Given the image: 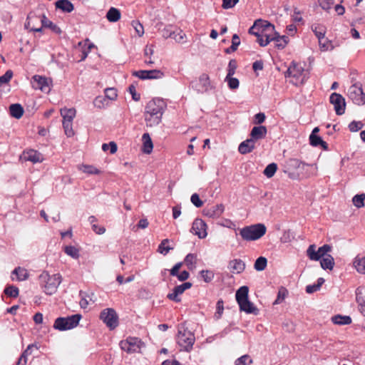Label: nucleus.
I'll return each instance as SVG.
<instances>
[{
  "instance_id": "f257e3e1",
  "label": "nucleus",
  "mask_w": 365,
  "mask_h": 365,
  "mask_svg": "<svg viewBox=\"0 0 365 365\" xmlns=\"http://www.w3.org/2000/svg\"><path fill=\"white\" fill-rule=\"evenodd\" d=\"M166 105L163 99L153 98L145 106V113L150 117L145 116V120L150 122V125H158L161 122Z\"/></svg>"
},
{
  "instance_id": "f03ea898",
  "label": "nucleus",
  "mask_w": 365,
  "mask_h": 365,
  "mask_svg": "<svg viewBox=\"0 0 365 365\" xmlns=\"http://www.w3.org/2000/svg\"><path fill=\"white\" fill-rule=\"evenodd\" d=\"M267 232L266 226L262 223H257L245 226L239 230V235L245 241H255L263 237Z\"/></svg>"
},
{
  "instance_id": "7ed1b4c3",
  "label": "nucleus",
  "mask_w": 365,
  "mask_h": 365,
  "mask_svg": "<svg viewBox=\"0 0 365 365\" xmlns=\"http://www.w3.org/2000/svg\"><path fill=\"white\" fill-rule=\"evenodd\" d=\"M41 282L45 283L44 292L48 295H52L57 291V288L62 281V277L60 274L50 275L48 272H43L39 275Z\"/></svg>"
},
{
  "instance_id": "20e7f679",
  "label": "nucleus",
  "mask_w": 365,
  "mask_h": 365,
  "mask_svg": "<svg viewBox=\"0 0 365 365\" xmlns=\"http://www.w3.org/2000/svg\"><path fill=\"white\" fill-rule=\"evenodd\" d=\"M82 318L81 314H75L66 317H59L54 321L53 329L63 331L76 327Z\"/></svg>"
},
{
  "instance_id": "39448f33",
  "label": "nucleus",
  "mask_w": 365,
  "mask_h": 365,
  "mask_svg": "<svg viewBox=\"0 0 365 365\" xmlns=\"http://www.w3.org/2000/svg\"><path fill=\"white\" fill-rule=\"evenodd\" d=\"M317 246L314 244L310 245L307 251V256L310 260L312 261H319L322 257H325L329 254V252L331 251V246L328 244H324V245L319 247L318 250H316Z\"/></svg>"
},
{
  "instance_id": "423d86ee",
  "label": "nucleus",
  "mask_w": 365,
  "mask_h": 365,
  "mask_svg": "<svg viewBox=\"0 0 365 365\" xmlns=\"http://www.w3.org/2000/svg\"><path fill=\"white\" fill-rule=\"evenodd\" d=\"M190 86L198 93H207L210 89L214 88L210 83L209 76L206 73H202L197 79L192 80Z\"/></svg>"
},
{
  "instance_id": "0eeeda50",
  "label": "nucleus",
  "mask_w": 365,
  "mask_h": 365,
  "mask_svg": "<svg viewBox=\"0 0 365 365\" xmlns=\"http://www.w3.org/2000/svg\"><path fill=\"white\" fill-rule=\"evenodd\" d=\"M99 317L110 330H113L118 326V315L113 308H106L102 310Z\"/></svg>"
},
{
  "instance_id": "6e6552de",
  "label": "nucleus",
  "mask_w": 365,
  "mask_h": 365,
  "mask_svg": "<svg viewBox=\"0 0 365 365\" xmlns=\"http://www.w3.org/2000/svg\"><path fill=\"white\" fill-rule=\"evenodd\" d=\"M349 96L356 105L363 106L365 104V93L360 83H356L349 87Z\"/></svg>"
},
{
  "instance_id": "1a4fd4ad",
  "label": "nucleus",
  "mask_w": 365,
  "mask_h": 365,
  "mask_svg": "<svg viewBox=\"0 0 365 365\" xmlns=\"http://www.w3.org/2000/svg\"><path fill=\"white\" fill-rule=\"evenodd\" d=\"M195 342V336L194 334L188 331L187 335L186 334V330L182 331L179 330L178 334V344L182 347L183 350L185 351H190L192 349V346Z\"/></svg>"
},
{
  "instance_id": "9d476101",
  "label": "nucleus",
  "mask_w": 365,
  "mask_h": 365,
  "mask_svg": "<svg viewBox=\"0 0 365 365\" xmlns=\"http://www.w3.org/2000/svg\"><path fill=\"white\" fill-rule=\"evenodd\" d=\"M132 76L138 77L140 80H153L162 78L165 75L158 69L140 70L132 72Z\"/></svg>"
},
{
  "instance_id": "9b49d317",
  "label": "nucleus",
  "mask_w": 365,
  "mask_h": 365,
  "mask_svg": "<svg viewBox=\"0 0 365 365\" xmlns=\"http://www.w3.org/2000/svg\"><path fill=\"white\" fill-rule=\"evenodd\" d=\"M52 81L51 78H46V76H40V75H34L32 77V86L35 89H39L42 92L49 93L51 91L50 85L51 84Z\"/></svg>"
},
{
  "instance_id": "f8f14e48",
  "label": "nucleus",
  "mask_w": 365,
  "mask_h": 365,
  "mask_svg": "<svg viewBox=\"0 0 365 365\" xmlns=\"http://www.w3.org/2000/svg\"><path fill=\"white\" fill-rule=\"evenodd\" d=\"M329 102L334 106V110L337 115L344 113L346 109L345 98L338 93H332L329 96Z\"/></svg>"
},
{
  "instance_id": "ddd939ff",
  "label": "nucleus",
  "mask_w": 365,
  "mask_h": 365,
  "mask_svg": "<svg viewBox=\"0 0 365 365\" xmlns=\"http://www.w3.org/2000/svg\"><path fill=\"white\" fill-rule=\"evenodd\" d=\"M190 232L197 235L200 239L207 237V225L202 219L196 218L192 222Z\"/></svg>"
},
{
  "instance_id": "4468645a",
  "label": "nucleus",
  "mask_w": 365,
  "mask_h": 365,
  "mask_svg": "<svg viewBox=\"0 0 365 365\" xmlns=\"http://www.w3.org/2000/svg\"><path fill=\"white\" fill-rule=\"evenodd\" d=\"M225 207L223 204H218L210 208H205L202 213L205 216L208 217L217 218L223 213Z\"/></svg>"
},
{
  "instance_id": "2eb2a0df",
  "label": "nucleus",
  "mask_w": 365,
  "mask_h": 365,
  "mask_svg": "<svg viewBox=\"0 0 365 365\" xmlns=\"http://www.w3.org/2000/svg\"><path fill=\"white\" fill-rule=\"evenodd\" d=\"M267 133V127L264 125L254 126L250 133V138L257 141L265 138Z\"/></svg>"
},
{
  "instance_id": "dca6fc26",
  "label": "nucleus",
  "mask_w": 365,
  "mask_h": 365,
  "mask_svg": "<svg viewBox=\"0 0 365 365\" xmlns=\"http://www.w3.org/2000/svg\"><path fill=\"white\" fill-rule=\"evenodd\" d=\"M23 156L25 160L31 161L34 163L42 162L43 160V155L41 153L32 149L24 151Z\"/></svg>"
},
{
  "instance_id": "f3484780",
  "label": "nucleus",
  "mask_w": 365,
  "mask_h": 365,
  "mask_svg": "<svg viewBox=\"0 0 365 365\" xmlns=\"http://www.w3.org/2000/svg\"><path fill=\"white\" fill-rule=\"evenodd\" d=\"M255 140L250 138L242 141L238 147V151L241 154H247L251 153L255 148Z\"/></svg>"
},
{
  "instance_id": "a211bd4d",
  "label": "nucleus",
  "mask_w": 365,
  "mask_h": 365,
  "mask_svg": "<svg viewBox=\"0 0 365 365\" xmlns=\"http://www.w3.org/2000/svg\"><path fill=\"white\" fill-rule=\"evenodd\" d=\"M238 304L241 312H245L247 314H253L255 315L258 314V309L249 300V299L239 303Z\"/></svg>"
},
{
  "instance_id": "6ab92c4d",
  "label": "nucleus",
  "mask_w": 365,
  "mask_h": 365,
  "mask_svg": "<svg viewBox=\"0 0 365 365\" xmlns=\"http://www.w3.org/2000/svg\"><path fill=\"white\" fill-rule=\"evenodd\" d=\"M142 152L145 154H150L153 149V143L149 133H145L142 136Z\"/></svg>"
},
{
  "instance_id": "aec40b11",
  "label": "nucleus",
  "mask_w": 365,
  "mask_h": 365,
  "mask_svg": "<svg viewBox=\"0 0 365 365\" xmlns=\"http://www.w3.org/2000/svg\"><path fill=\"white\" fill-rule=\"evenodd\" d=\"M55 6L64 13H71L74 10L73 4L69 0H58L55 2Z\"/></svg>"
},
{
  "instance_id": "412c9836",
  "label": "nucleus",
  "mask_w": 365,
  "mask_h": 365,
  "mask_svg": "<svg viewBox=\"0 0 365 365\" xmlns=\"http://www.w3.org/2000/svg\"><path fill=\"white\" fill-rule=\"evenodd\" d=\"M309 144L313 147H321L324 150H329L328 144L319 135H310Z\"/></svg>"
},
{
  "instance_id": "4be33fe9",
  "label": "nucleus",
  "mask_w": 365,
  "mask_h": 365,
  "mask_svg": "<svg viewBox=\"0 0 365 365\" xmlns=\"http://www.w3.org/2000/svg\"><path fill=\"white\" fill-rule=\"evenodd\" d=\"M41 22L42 27L50 29L53 33L56 34H61L62 33L61 29L56 24L48 20L45 14H42L41 16Z\"/></svg>"
},
{
  "instance_id": "5701e85b",
  "label": "nucleus",
  "mask_w": 365,
  "mask_h": 365,
  "mask_svg": "<svg viewBox=\"0 0 365 365\" xmlns=\"http://www.w3.org/2000/svg\"><path fill=\"white\" fill-rule=\"evenodd\" d=\"M24 113L23 106L20 103H13L9 106V114L16 119H20Z\"/></svg>"
},
{
  "instance_id": "b1692460",
  "label": "nucleus",
  "mask_w": 365,
  "mask_h": 365,
  "mask_svg": "<svg viewBox=\"0 0 365 365\" xmlns=\"http://www.w3.org/2000/svg\"><path fill=\"white\" fill-rule=\"evenodd\" d=\"M319 261L321 267L324 270H332L335 264L334 257L329 254L320 259Z\"/></svg>"
},
{
  "instance_id": "393cba45",
  "label": "nucleus",
  "mask_w": 365,
  "mask_h": 365,
  "mask_svg": "<svg viewBox=\"0 0 365 365\" xmlns=\"http://www.w3.org/2000/svg\"><path fill=\"white\" fill-rule=\"evenodd\" d=\"M249 287L247 286L240 287L235 293V298L237 304L242 302L249 299L248 297Z\"/></svg>"
},
{
  "instance_id": "a878e982",
  "label": "nucleus",
  "mask_w": 365,
  "mask_h": 365,
  "mask_svg": "<svg viewBox=\"0 0 365 365\" xmlns=\"http://www.w3.org/2000/svg\"><path fill=\"white\" fill-rule=\"evenodd\" d=\"M121 16L120 11L115 7H110L106 15V19L109 22H117Z\"/></svg>"
},
{
  "instance_id": "bb28decb",
  "label": "nucleus",
  "mask_w": 365,
  "mask_h": 365,
  "mask_svg": "<svg viewBox=\"0 0 365 365\" xmlns=\"http://www.w3.org/2000/svg\"><path fill=\"white\" fill-rule=\"evenodd\" d=\"M76 110L75 108H63L61 109V115L63 117V121L73 122L76 116Z\"/></svg>"
},
{
  "instance_id": "cd10ccee",
  "label": "nucleus",
  "mask_w": 365,
  "mask_h": 365,
  "mask_svg": "<svg viewBox=\"0 0 365 365\" xmlns=\"http://www.w3.org/2000/svg\"><path fill=\"white\" fill-rule=\"evenodd\" d=\"M312 30L317 37L319 43H321L324 39L326 27L322 24H314L312 26Z\"/></svg>"
},
{
  "instance_id": "c85d7f7f",
  "label": "nucleus",
  "mask_w": 365,
  "mask_h": 365,
  "mask_svg": "<svg viewBox=\"0 0 365 365\" xmlns=\"http://www.w3.org/2000/svg\"><path fill=\"white\" fill-rule=\"evenodd\" d=\"M184 289L182 288V286L177 285L175 286L172 293H169L167 295L168 299H169L171 301H173L175 302H180L181 301V299L179 297V295L182 294L184 292Z\"/></svg>"
},
{
  "instance_id": "c756f323",
  "label": "nucleus",
  "mask_w": 365,
  "mask_h": 365,
  "mask_svg": "<svg viewBox=\"0 0 365 365\" xmlns=\"http://www.w3.org/2000/svg\"><path fill=\"white\" fill-rule=\"evenodd\" d=\"M331 321L335 324L339 325H348L352 322L351 318L349 316L336 314L331 317Z\"/></svg>"
},
{
  "instance_id": "7c9ffc66",
  "label": "nucleus",
  "mask_w": 365,
  "mask_h": 365,
  "mask_svg": "<svg viewBox=\"0 0 365 365\" xmlns=\"http://www.w3.org/2000/svg\"><path fill=\"white\" fill-rule=\"evenodd\" d=\"M240 36L237 34H233L232 37L231 46L225 49V53L227 54H230L231 53L236 51L237 50V48L240 46Z\"/></svg>"
},
{
  "instance_id": "2f4dec72",
  "label": "nucleus",
  "mask_w": 365,
  "mask_h": 365,
  "mask_svg": "<svg viewBox=\"0 0 365 365\" xmlns=\"http://www.w3.org/2000/svg\"><path fill=\"white\" fill-rule=\"evenodd\" d=\"M354 265L356 267L358 272L361 274H365V255L360 257L358 255L354 262Z\"/></svg>"
},
{
  "instance_id": "473e14b6",
  "label": "nucleus",
  "mask_w": 365,
  "mask_h": 365,
  "mask_svg": "<svg viewBox=\"0 0 365 365\" xmlns=\"http://www.w3.org/2000/svg\"><path fill=\"white\" fill-rule=\"evenodd\" d=\"M230 265L234 270H236L238 274L242 272L245 269V263L240 259L231 260Z\"/></svg>"
},
{
  "instance_id": "72a5a7b5",
  "label": "nucleus",
  "mask_w": 365,
  "mask_h": 365,
  "mask_svg": "<svg viewBox=\"0 0 365 365\" xmlns=\"http://www.w3.org/2000/svg\"><path fill=\"white\" fill-rule=\"evenodd\" d=\"M79 170L88 175H99L101 171L91 165L82 164L79 166Z\"/></svg>"
},
{
  "instance_id": "f704fd0d",
  "label": "nucleus",
  "mask_w": 365,
  "mask_h": 365,
  "mask_svg": "<svg viewBox=\"0 0 365 365\" xmlns=\"http://www.w3.org/2000/svg\"><path fill=\"white\" fill-rule=\"evenodd\" d=\"M259 26L257 27V29H262V33H267V32H272L274 30V26L270 22L267 21H262L261 19H257Z\"/></svg>"
},
{
  "instance_id": "c9c22d12",
  "label": "nucleus",
  "mask_w": 365,
  "mask_h": 365,
  "mask_svg": "<svg viewBox=\"0 0 365 365\" xmlns=\"http://www.w3.org/2000/svg\"><path fill=\"white\" fill-rule=\"evenodd\" d=\"M4 292L7 297L16 298L19 296V290L17 287L13 284H8L6 286Z\"/></svg>"
},
{
  "instance_id": "e433bc0d",
  "label": "nucleus",
  "mask_w": 365,
  "mask_h": 365,
  "mask_svg": "<svg viewBox=\"0 0 365 365\" xmlns=\"http://www.w3.org/2000/svg\"><path fill=\"white\" fill-rule=\"evenodd\" d=\"M304 68L296 63V68L293 70L292 77L298 80L300 77L302 76L301 80V83H304L307 79L306 76L304 74Z\"/></svg>"
},
{
  "instance_id": "4c0bfd02",
  "label": "nucleus",
  "mask_w": 365,
  "mask_h": 365,
  "mask_svg": "<svg viewBox=\"0 0 365 365\" xmlns=\"http://www.w3.org/2000/svg\"><path fill=\"white\" fill-rule=\"evenodd\" d=\"M267 264V259L266 257L260 256L255 262L254 268L257 271H263L265 269Z\"/></svg>"
},
{
  "instance_id": "58836bf2",
  "label": "nucleus",
  "mask_w": 365,
  "mask_h": 365,
  "mask_svg": "<svg viewBox=\"0 0 365 365\" xmlns=\"http://www.w3.org/2000/svg\"><path fill=\"white\" fill-rule=\"evenodd\" d=\"M277 170V164L275 163H269L266 166L263 171V174L268 178L273 177Z\"/></svg>"
},
{
  "instance_id": "ea45409f",
  "label": "nucleus",
  "mask_w": 365,
  "mask_h": 365,
  "mask_svg": "<svg viewBox=\"0 0 365 365\" xmlns=\"http://www.w3.org/2000/svg\"><path fill=\"white\" fill-rule=\"evenodd\" d=\"M63 251L66 255L76 259H78L80 256L79 250L76 247L72 245L65 246L63 248Z\"/></svg>"
},
{
  "instance_id": "a19ab883",
  "label": "nucleus",
  "mask_w": 365,
  "mask_h": 365,
  "mask_svg": "<svg viewBox=\"0 0 365 365\" xmlns=\"http://www.w3.org/2000/svg\"><path fill=\"white\" fill-rule=\"evenodd\" d=\"M175 26L171 24L165 26L162 30H160L161 34L163 38H172L175 34Z\"/></svg>"
},
{
  "instance_id": "79ce46f5",
  "label": "nucleus",
  "mask_w": 365,
  "mask_h": 365,
  "mask_svg": "<svg viewBox=\"0 0 365 365\" xmlns=\"http://www.w3.org/2000/svg\"><path fill=\"white\" fill-rule=\"evenodd\" d=\"M258 21H255L254 24L249 29L248 33L251 35L255 36L257 38V41L259 44V39H264V38H263L264 34L263 33L262 34V32L260 33L259 31H255V29H257V27L259 26Z\"/></svg>"
},
{
  "instance_id": "37998d69",
  "label": "nucleus",
  "mask_w": 365,
  "mask_h": 365,
  "mask_svg": "<svg viewBox=\"0 0 365 365\" xmlns=\"http://www.w3.org/2000/svg\"><path fill=\"white\" fill-rule=\"evenodd\" d=\"M365 194H356L352 198V202L357 208L364 207Z\"/></svg>"
},
{
  "instance_id": "c03bdc74",
  "label": "nucleus",
  "mask_w": 365,
  "mask_h": 365,
  "mask_svg": "<svg viewBox=\"0 0 365 365\" xmlns=\"http://www.w3.org/2000/svg\"><path fill=\"white\" fill-rule=\"evenodd\" d=\"M169 242L168 239L163 240L158 245V252L163 255H166L170 250H173V247L165 246Z\"/></svg>"
},
{
  "instance_id": "a18cd8bd",
  "label": "nucleus",
  "mask_w": 365,
  "mask_h": 365,
  "mask_svg": "<svg viewBox=\"0 0 365 365\" xmlns=\"http://www.w3.org/2000/svg\"><path fill=\"white\" fill-rule=\"evenodd\" d=\"M287 165H288L289 168H294V169L300 168L301 165H302V168H304V166H310L309 164H307L306 163L300 161L299 160L296 159V158L289 159L287 161Z\"/></svg>"
},
{
  "instance_id": "49530a36",
  "label": "nucleus",
  "mask_w": 365,
  "mask_h": 365,
  "mask_svg": "<svg viewBox=\"0 0 365 365\" xmlns=\"http://www.w3.org/2000/svg\"><path fill=\"white\" fill-rule=\"evenodd\" d=\"M12 274L17 276L19 281L26 280L29 277V274L27 273L26 270L21 268L20 267L15 268L12 271Z\"/></svg>"
},
{
  "instance_id": "de8ad7c7",
  "label": "nucleus",
  "mask_w": 365,
  "mask_h": 365,
  "mask_svg": "<svg viewBox=\"0 0 365 365\" xmlns=\"http://www.w3.org/2000/svg\"><path fill=\"white\" fill-rule=\"evenodd\" d=\"M356 300L357 303L359 304H365V288L362 287H359L356 289Z\"/></svg>"
},
{
  "instance_id": "09e8293b",
  "label": "nucleus",
  "mask_w": 365,
  "mask_h": 365,
  "mask_svg": "<svg viewBox=\"0 0 365 365\" xmlns=\"http://www.w3.org/2000/svg\"><path fill=\"white\" fill-rule=\"evenodd\" d=\"M225 81L227 83V86L231 90H235L239 88L240 81L237 78L226 76Z\"/></svg>"
},
{
  "instance_id": "8fccbe9b",
  "label": "nucleus",
  "mask_w": 365,
  "mask_h": 365,
  "mask_svg": "<svg viewBox=\"0 0 365 365\" xmlns=\"http://www.w3.org/2000/svg\"><path fill=\"white\" fill-rule=\"evenodd\" d=\"M108 101L106 99V97L98 96L95 98L93 101V105L95 107L98 108H104L105 106H107L108 104Z\"/></svg>"
},
{
  "instance_id": "3c124183",
  "label": "nucleus",
  "mask_w": 365,
  "mask_h": 365,
  "mask_svg": "<svg viewBox=\"0 0 365 365\" xmlns=\"http://www.w3.org/2000/svg\"><path fill=\"white\" fill-rule=\"evenodd\" d=\"M252 363V360L248 354H245L235 361V365H249Z\"/></svg>"
},
{
  "instance_id": "603ef678",
  "label": "nucleus",
  "mask_w": 365,
  "mask_h": 365,
  "mask_svg": "<svg viewBox=\"0 0 365 365\" xmlns=\"http://www.w3.org/2000/svg\"><path fill=\"white\" fill-rule=\"evenodd\" d=\"M105 97L109 101H114L116 99L118 94L117 90L115 88H108L105 90Z\"/></svg>"
},
{
  "instance_id": "864d4df0",
  "label": "nucleus",
  "mask_w": 365,
  "mask_h": 365,
  "mask_svg": "<svg viewBox=\"0 0 365 365\" xmlns=\"http://www.w3.org/2000/svg\"><path fill=\"white\" fill-rule=\"evenodd\" d=\"M128 341V346H130V349H135V347L140 348V344H143L141 339L138 337H132L129 336L126 339Z\"/></svg>"
},
{
  "instance_id": "5fc2aeb1",
  "label": "nucleus",
  "mask_w": 365,
  "mask_h": 365,
  "mask_svg": "<svg viewBox=\"0 0 365 365\" xmlns=\"http://www.w3.org/2000/svg\"><path fill=\"white\" fill-rule=\"evenodd\" d=\"M287 294V289L282 287L277 293V299L274 300L273 304H279L282 303V302L284 299Z\"/></svg>"
},
{
  "instance_id": "6e6d98bb",
  "label": "nucleus",
  "mask_w": 365,
  "mask_h": 365,
  "mask_svg": "<svg viewBox=\"0 0 365 365\" xmlns=\"http://www.w3.org/2000/svg\"><path fill=\"white\" fill-rule=\"evenodd\" d=\"M200 274L203 280L207 283L210 282L214 278V273L211 270H202L200 272Z\"/></svg>"
},
{
  "instance_id": "4d7b16f0",
  "label": "nucleus",
  "mask_w": 365,
  "mask_h": 365,
  "mask_svg": "<svg viewBox=\"0 0 365 365\" xmlns=\"http://www.w3.org/2000/svg\"><path fill=\"white\" fill-rule=\"evenodd\" d=\"M14 73L11 70H7L6 73L0 76V86L9 83L12 78Z\"/></svg>"
},
{
  "instance_id": "13d9d810",
  "label": "nucleus",
  "mask_w": 365,
  "mask_h": 365,
  "mask_svg": "<svg viewBox=\"0 0 365 365\" xmlns=\"http://www.w3.org/2000/svg\"><path fill=\"white\" fill-rule=\"evenodd\" d=\"M102 149L103 151H107L108 150H110V153L111 154H114L116 153L118 150V146L115 142L110 141L108 143H103L102 145Z\"/></svg>"
},
{
  "instance_id": "bf43d9fd",
  "label": "nucleus",
  "mask_w": 365,
  "mask_h": 365,
  "mask_svg": "<svg viewBox=\"0 0 365 365\" xmlns=\"http://www.w3.org/2000/svg\"><path fill=\"white\" fill-rule=\"evenodd\" d=\"M63 128L64 129L65 134L67 137H72L74 135V131L72 127V122L63 121Z\"/></svg>"
},
{
  "instance_id": "052dcab7",
  "label": "nucleus",
  "mask_w": 365,
  "mask_h": 365,
  "mask_svg": "<svg viewBox=\"0 0 365 365\" xmlns=\"http://www.w3.org/2000/svg\"><path fill=\"white\" fill-rule=\"evenodd\" d=\"M185 37H186V36L183 31L180 29L175 28V34H173L172 38L175 39L178 43H182L184 42Z\"/></svg>"
},
{
  "instance_id": "680f3d73",
  "label": "nucleus",
  "mask_w": 365,
  "mask_h": 365,
  "mask_svg": "<svg viewBox=\"0 0 365 365\" xmlns=\"http://www.w3.org/2000/svg\"><path fill=\"white\" fill-rule=\"evenodd\" d=\"M223 304H224L223 300L221 299L217 302L216 312L215 313V317L216 318V319H220L222 315L223 310H224Z\"/></svg>"
},
{
  "instance_id": "e2e57ef3",
  "label": "nucleus",
  "mask_w": 365,
  "mask_h": 365,
  "mask_svg": "<svg viewBox=\"0 0 365 365\" xmlns=\"http://www.w3.org/2000/svg\"><path fill=\"white\" fill-rule=\"evenodd\" d=\"M237 67V61L235 59H231L228 63L227 76H229V77L232 76L235 73Z\"/></svg>"
},
{
  "instance_id": "0e129e2a",
  "label": "nucleus",
  "mask_w": 365,
  "mask_h": 365,
  "mask_svg": "<svg viewBox=\"0 0 365 365\" xmlns=\"http://www.w3.org/2000/svg\"><path fill=\"white\" fill-rule=\"evenodd\" d=\"M364 126V123L361 121L353 120L349 124V129L351 132H357Z\"/></svg>"
},
{
  "instance_id": "69168bd1",
  "label": "nucleus",
  "mask_w": 365,
  "mask_h": 365,
  "mask_svg": "<svg viewBox=\"0 0 365 365\" xmlns=\"http://www.w3.org/2000/svg\"><path fill=\"white\" fill-rule=\"evenodd\" d=\"M265 119V114L262 112H259L254 115L252 123L257 125H262L261 124L264 122Z\"/></svg>"
},
{
  "instance_id": "338daca9",
  "label": "nucleus",
  "mask_w": 365,
  "mask_h": 365,
  "mask_svg": "<svg viewBox=\"0 0 365 365\" xmlns=\"http://www.w3.org/2000/svg\"><path fill=\"white\" fill-rule=\"evenodd\" d=\"M264 39H259V46L264 47L268 45L271 41H273V34H271L268 32L264 33L263 35Z\"/></svg>"
},
{
  "instance_id": "774afa93",
  "label": "nucleus",
  "mask_w": 365,
  "mask_h": 365,
  "mask_svg": "<svg viewBox=\"0 0 365 365\" xmlns=\"http://www.w3.org/2000/svg\"><path fill=\"white\" fill-rule=\"evenodd\" d=\"M190 201L197 208L203 205V201L200 199L197 193H194L191 195Z\"/></svg>"
}]
</instances>
